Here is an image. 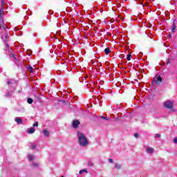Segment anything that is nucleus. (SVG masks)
Here are the masks:
<instances>
[{
    "label": "nucleus",
    "mask_w": 177,
    "mask_h": 177,
    "mask_svg": "<svg viewBox=\"0 0 177 177\" xmlns=\"http://www.w3.org/2000/svg\"><path fill=\"white\" fill-rule=\"evenodd\" d=\"M10 37V32L8 30L7 26H3L2 32H1V38L3 42H6V55H8L10 60L14 62L15 64L19 67L21 66L22 62L20 59L16 57V55L13 54V50L9 48V44H8V39Z\"/></svg>",
    "instance_id": "f257e3e1"
},
{
    "label": "nucleus",
    "mask_w": 177,
    "mask_h": 177,
    "mask_svg": "<svg viewBox=\"0 0 177 177\" xmlns=\"http://www.w3.org/2000/svg\"><path fill=\"white\" fill-rule=\"evenodd\" d=\"M77 139H78V143L81 147H86L88 145H89V141L88 140V138L84 133H82L80 131H77Z\"/></svg>",
    "instance_id": "f03ea898"
},
{
    "label": "nucleus",
    "mask_w": 177,
    "mask_h": 177,
    "mask_svg": "<svg viewBox=\"0 0 177 177\" xmlns=\"http://www.w3.org/2000/svg\"><path fill=\"white\" fill-rule=\"evenodd\" d=\"M163 104L166 109H172L174 107V104L171 101H166Z\"/></svg>",
    "instance_id": "7ed1b4c3"
},
{
    "label": "nucleus",
    "mask_w": 177,
    "mask_h": 177,
    "mask_svg": "<svg viewBox=\"0 0 177 177\" xmlns=\"http://www.w3.org/2000/svg\"><path fill=\"white\" fill-rule=\"evenodd\" d=\"M146 151L147 153H148V154H153V153H154V148L151 147H148L146 149Z\"/></svg>",
    "instance_id": "20e7f679"
},
{
    "label": "nucleus",
    "mask_w": 177,
    "mask_h": 177,
    "mask_svg": "<svg viewBox=\"0 0 177 177\" xmlns=\"http://www.w3.org/2000/svg\"><path fill=\"white\" fill-rule=\"evenodd\" d=\"M162 82V77H161V76H158L156 81L153 82V84H156V85H158V84H160V82Z\"/></svg>",
    "instance_id": "39448f33"
},
{
    "label": "nucleus",
    "mask_w": 177,
    "mask_h": 177,
    "mask_svg": "<svg viewBox=\"0 0 177 177\" xmlns=\"http://www.w3.org/2000/svg\"><path fill=\"white\" fill-rule=\"evenodd\" d=\"M79 124H80L79 120H73L72 122V125H73V128H75V129H76V128H78Z\"/></svg>",
    "instance_id": "423d86ee"
},
{
    "label": "nucleus",
    "mask_w": 177,
    "mask_h": 177,
    "mask_svg": "<svg viewBox=\"0 0 177 177\" xmlns=\"http://www.w3.org/2000/svg\"><path fill=\"white\" fill-rule=\"evenodd\" d=\"M2 24H3V18H2V10L0 9V30L2 28Z\"/></svg>",
    "instance_id": "0eeeda50"
},
{
    "label": "nucleus",
    "mask_w": 177,
    "mask_h": 177,
    "mask_svg": "<svg viewBox=\"0 0 177 177\" xmlns=\"http://www.w3.org/2000/svg\"><path fill=\"white\" fill-rule=\"evenodd\" d=\"M15 122H17V124H22L23 123V120L19 117L15 118Z\"/></svg>",
    "instance_id": "6e6552de"
},
{
    "label": "nucleus",
    "mask_w": 177,
    "mask_h": 177,
    "mask_svg": "<svg viewBox=\"0 0 177 177\" xmlns=\"http://www.w3.org/2000/svg\"><path fill=\"white\" fill-rule=\"evenodd\" d=\"M43 133H44V136H46V138H49V136H50V132H49L46 129L43 130Z\"/></svg>",
    "instance_id": "1a4fd4ad"
},
{
    "label": "nucleus",
    "mask_w": 177,
    "mask_h": 177,
    "mask_svg": "<svg viewBox=\"0 0 177 177\" xmlns=\"http://www.w3.org/2000/svg\"><path fill=\"white\" fill-rule=\"evenodd\" d=\"M34 132H35V128L34 127L28 129V133L31 134L34 133Z\"/></svg>",
    "instance_id": "9d476101"
},
{
    "label": "nucleus",
    "mask_w": 177,
    "mask_h": 177,
    "mask_svg": "<svg viewBox=\"0 0 177 177\" xmlns=\"http://www.w3.org/2000/svg\"><path fill=\"white\" fill-rule=\"evenodd\" d=\"M175 30H176V24H175V20L173 22L172 24V28H171V32H175Z\"/></svg>",
    "instance_id": "9b49d317"
},
{
    "label": "nucleus",
    "mask_w": 177,
    "mask_h": 177,
    "mask_svg": "<svg viewBox=\"0 0 177 177\" xmlns=\"http://www.w3.org/2000/svg\"><path fill=\"white\" fill-rule=\"evenodd\" d=\"M27 70L29 71V73H34V68H32V66L30 65L27 67Z\"/></svg>",
    "instance_id": "f8f14e48"
},
{
    "label": "nucleus",
    "mask_w": 177,
    "mask_h": 177,
    "mask_svg": "<svg viewBox=\"0 0 177 177\" xmlns=\"http://www.w3.org/2000/svg\"><path fill=\"white\" fill-rule=\"evenodd\" d=\"M115 168H116V169H121L122 168V165L120 163H115Z\"/></svg>",
    "instance_id": "ddd939ff"
},
{
    "label": "nucleus",
    "mask_w": 177,
    "mask_h": 177,
    "mask_svg": "<svg viewBox=\"0 0 177 177\" xmlns=\"http://www.w3.org/2000/svg\"><path fill=\"white\" fill-rule=\"evenodd\" d=\"M28 159L29 160V161H32V160H34V156L31 154H28Z\"/></svg>",
    "instance_id": "4468645a"
},
{
    "label": "nucleus",
    "mask_w": 177,
    "mask_h": 177,
    "mask_svg": "<svg viewBox=\"0 0 177 177\" xmlns=\"http://www.w3.org/2000/svg\"><path fill=\"white\" fill-rule=\"evenodd\" d=\"M27 102L28 103V104H32V102H34V100H32V98H28L27 99Z\"/></svg>",
    "instance_id": "2eb2a0df"
},
{
    "label": "nucleus",
    "mask_w": 177,
    "mask_h": 177,
    "mask_svg": "<svg viewBox=\"0 0 177 177\" xmlns=\"http://www.w3.org/2000/svg\"><path fill=\"white\" fill-rule=\"evenodd\" d=\"M84 172H86V174H88V170H86V169H82L79 171V174H84Z\"/></svg>",
    "instance_id": "dca6fc26"
},
{
    "label": "nucleus",
    "mask_w": 177,
    "mask_h": 177,
    "mask_svg": "<svg viewBox=\"0 0 177 177\" xmlns=\"http://www.w3.org/2000/svg\"><path fill=\"white\" fill-rule=\"evenodd\" d=\"M104 52H105V55H109V53H110L111 51L109 48H106L104 49Z\"/></svg>",
    "instance_id": "f3484780"
},
{
    "label": "nucleus",
    "mask_w": 177,
    "mask_h": 177,
    "mask_svg": "<svg viewBox=\"0 0 177 177\" xmlns=\"http://www.w3.org/2000/svg\"><path fill=\"white\" fill-rule=\"evenodd\" d=\"M6 97H10V96H12V91H8L6 95Z\"/></svg>",
    "instance_id": "a211bd4d"
},
{
    "label": "nucleus",
    "mask_w": 177,
    "mask_h": 177,
    "mask_svg": "<svg viewBox=\"0 0 177 177\" xmlns=\"http://www.w3.org/2000/svg\"><path fill=\"white\" fill-rule=\"evenodd\" d=\"M101 120H106V121H109V120H110V118L101 116Z\"/></svg>",
    "instance_id": "6ab92c4d"
},
{
    "label": "nucleus",
    "mask_w": 177,
    "mask_h": 177,
    "mask_svg": "<svg viewBox=\"0 0 177 177\" xmlns=\"http://www.w3.org/2000/svg\"><path fill=\"white\" fill-rule=\"evenodd\" d=\"M5 0H1V9H4L5 8Z\"/></svg>",
    "instance_id": "aec40b11"
},
{
    "label": "nucleus",
    "mask_w": 177,
    "mask_h": 177,
    "mask_svg": "<svg viewBox=\"0 0 177 177\" xmlns=\"http://www.w3.org/2000/svg\"><path fill=\"white\" fill-rule=\"evenodd\" d=\"M30 149L32 150H35V149H37V145H35V144H32Z\"/></svg>",
    "instance_id": "412c9836"
},
{
    "label": "nucleus",
    "mask_w": 177,
    "mask_h": 177,
    "mask_svg": "<svg viewBox=\"0 0 177 177\" xmlns=\"http://www.w3.org/2000/svg\"><path fill=\"white\" fill-rule=\"evenodd\" d=\"M39 165H38L37 162H33V167H35L36 168H38Z\"/></svg>",
    "instance_id": "4be33fe9"
},
{
    "label": "nucleus",
    "mask_w": 177,
    "mask_h": 177,
    "mask_svg": "<svg viewBox=\"0 0 177 177\" xmlns=\"http://www.w3.org/2000/svg\"><path fill=\"white\" fill-rule=\"evenodd\" d=\"M7 84H8V85L13 84V80L8 81V82H7Z\"/></svg>",
    "instance_id": "5701e85b"
},
{
    "label": "nucleus",
    "mask_w": 177,
    "mask_h": 177,
    "mask_svg": "<svg viewBox=\"0 0 177 177\" xmlns=\"http://www.w3.org/2000/svg\"><path fill=\"white\" fill-rule=\"evenodd\" d=\"M88 166L89 167H93V162L92 161L88 162Z\"/></svg>",
    "instance_id": "b1692460"
},
{
    "label": "nucleus",
    "mask_w": 177,
    "mask_h": 177,
    "mask_svg": "<svg viewBox=\"0 0 177 177\" xmlns=\"http://www.w3.org/2000/svg\"><path fill=\"white\" fill-rule=\"evenodd\" d=\"M131 54H129L127 55V59L128 62H129V60H131Z\"/></svg>",
    "instance_id": "393cba45"
},
{
    "label": "nucleus",
    "mask_w": 177,
    "mask_h": 177,
    "mask_svg": "<svg viewBox=\"0 0 177 177\" xmlns=\"http://www.w3.org/2000/svg\"><path fill=\"white\" fill-rule=\"evenodd\" d=\"M155 138H161V134H156Z\"/></svg>",
    "instance_id": "a878e982"
},
{
    "label": "nucleus",
    "mask_w": 177,
    "mask_h": 177,
    "mask_svg": "<svg viewBox=\"0 0 177 177\" xmlns=\"http://www.w3.org/2000/svg\"><path fill=\"white\" fill-rule=\"evenodd\" d=\"M34 127H38V122H36L35 123L33 124V128Z\"/></svg>",
    "instance_id": "bb28decb"
},
{
    "label": "nucleus",
    "mask_w": 177,
    "mask_h": 177,
    "mask_svg": "<svg viewBox=\"0 0 177 177\" xmlns=\"http://www.w3.org/2000/svg\"><path fill=\"white\" fill-rule=\"evenodd\" d=\"M174 142L177 145V137L174 138Z\"/></svg>",
    "instance_id": "cd10ccee"
},
{
    "label": "nucleus",
    "mask_w": 177,
    "mask_h": 177,
    "mask_svg": "<svg viewBox=\"0 0 177 177\" xmlns=\"http://www.w3.org/2000/svg\"><path fill=\"white\" fill-rule=\"evenodd\" d=\"M134 137L136 138H139V134L134 133Z\"/></svg>",
    "instance_id": "c85d7f7f"
},
{
    "label": "nucleus",
    "mask_w": 177,
    "mask_h": 177,
    "mask_svg": "<svg viewBox=\"0 0 177 177\" xmlns=\"http://www.w3.org/2000/svg\"><path fill=\"white\" fill-rule=\"evenodd\" d=\"M109 162H110L111 164H113V159L109 158Z\"/></svg>",
    "instance_id": "c756f323"
},
{
    "label": "nucleus",
    "mask_w": 177,
    "mask_h": 177,
    "mask_svg": "<svg viewBox=\"0 0 177 177\" xmlns=\"http://www.w3.org/2000/svg\"><path fill=\"white\" fill-rule=\"evenodd\" d=\"M61 177H64V176H61Z\"/></svg>",
    "instance_id": "7c9ffc66"
}]
</instances>
